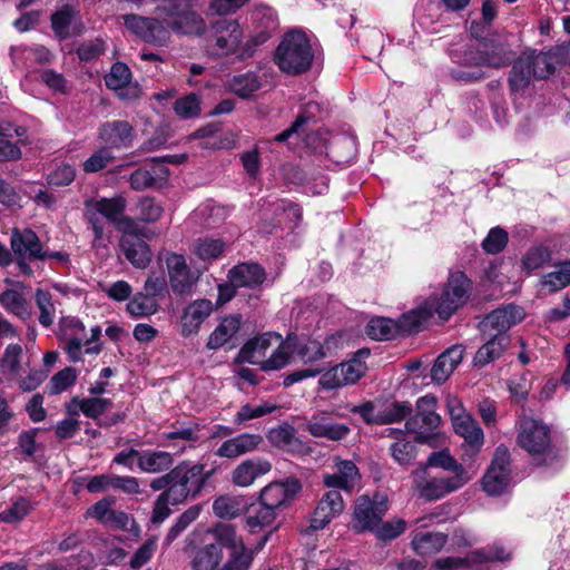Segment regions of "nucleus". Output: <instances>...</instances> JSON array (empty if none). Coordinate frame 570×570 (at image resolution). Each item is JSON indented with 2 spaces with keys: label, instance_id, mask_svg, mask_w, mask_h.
Segmentation results:
<instances>
[{
  "label": "nucleus",
  "instance_id": "nucleus-49",
  "mask_svg": "<svg viewBox=\"0 0 570 570\" xmlns=\"http://www.w3.org/2000/svg\"><path fill=\"white\" fill-rule=\"evenodd\" d=\"M541 284L550 292H557L568 286L570 284V261L558 264L553 272L542 277Z\"/></svg>",
  "mask_w": 570,
  "mask_h": 570
},
{
  "label": "nucleus",
  "instance_id": "nucleus-29",
  "mask_svg": "<svg viewBox=\"0 0 570 570\" xmlns=\"http://www.w3.org/2000/svg\"><path fill=\"white\" fill-rule=\"evenodd\" d=\"M11 247L21 257L46 259L47 252L42 250L39 237L30 229H14L11 235Z\"/></svg>",
  "mask_w": 570,
  "mask_h": 570
},
{
  "label": "nucleus",
  "instance_id": "nucleus-60",
  "mask_svg": "<svg viewBox=\"0 0 570 570\" xmlns=\"http://www.w3.org/2000/svg\"><path fill=\"white\" fill-rule=\"evenodd\" d=\"M137 215L145 223H154L163 215V207L150 197H144L137 204Z\"/></svg>",
  "mask_w": 570,
  "mask_h": 570
},
{
  "label": "nucleus",
  "instance_id": "nucleus-3",
  "mask_svg": "<svg viewBox=\"0 0 570 570\" xmlns=\"http://www.w3.org/2000/svg\"><path fill=\"white\" fill-rule=\"evenodd\" d=\"M313 59L309 39L303 31L295 29L284 35L274 55V62L279 70L292 76L307 71Z\"/></svg>",
  "mask_w": 570,
  "mask_h": 570
},
{
  "label": "nucleus",
  "instance_id": "nucleus-58",
  "mask_svg": "<svg viewBox=\"0 0 570 570\" xmlns=\"http://www.w3.org/2000/svg\"><path fill=\"white\" fill-rule=\"evenodd\" d=\"M200 512V507L194 505L186 510L169 529L165 539L166 544H170L191 522H194Z\"/></svg>",
  "mask_w": 570,
  "mask_h": 570
},
{
  "label": "nucleus",
  "instance_id": "nucleus-4",
  "mask_svg": "<svg viewBox=\"0 0 570 570\" xmlns=\"http://www.w3.org/2000/svg\"><path fill=\"white\" fill-rule=\"evenodd\" d=\"M204 470L203 464L189 461H183L170 470V487L164 492L171 499V504L183 503L200 493L206 481Z\"/></svg>",
  "mask_w": 570,
  "mask_h": 570
},
{
  "label": "nucleus",
  "instance_id": "nucleus-56",
  "mask_svg": "<svg viewBox=\"0 0 570 570\" xmlns=\"http://www.w3.org/2000/svg\"><path fill=\"white\" fill-rule=\"evenodd\" d=\"M78 373L73 367H66L57 372L50 380L49 390L51 394H60L72 386L77 381Z\"/></svg>",
  "mask_w": 570,
  "mask_h": 570
},
{
  "label": "nucleus",
  "instance_id": "nucleus-22",
  "mask_svg": "<svg viewBox=\"0 0 570 570\" xmlns=\"http://www.w3.org/2000/svg\"><path fill=\"white\" fill-rule=\"evenodd\" d=\"M60 338L65 343V351L71 362L81 360L85 347L86 327L76 317H65L60 322Z\"/></svg>",
  "mask_w": 570,
  "mask_h": 570
},
{
  "label": "nucleus",
  "instance_id": "nucleus-19",
  "mask_svg": "<svg viewBox=\"0 0 570 570\" xmlns=\"http://www.w3.org/2000/svg\"><path fill=\"white\" fill-rule=\"evenodd\" d=\"M8 287L0 294V305L10 314L20 320H28L32 315V306L28 301L29 291L20 282L7 278Z\"/></svg>",
  "mask_w": 570,
  "mask_h": 570
},
{
  "label": "nucleus",
  "instance_id": "nucleus-51",
  "mask_svg": "<svg viewBox=\"0 0 570 570\" xmlns=\"http://www.w3.org/2000/svg\"><path fill=\"white\" fill-rule=\"evenodd\" d=\"M225 249V243L220 239L199 238L195 243V254L203 261L219 257Z\"/></svg>",
  "mask_w": 570,
  "mask_h": 570
},
{
  "label": "nucleus",
  "instance_id": "nucleus-25",
  "mask_svg": "<svg viewBox=\"0 0 570 570\" xmlns=\"http://www.w3.org/2000/svg\"><path fill=\"white\" fill-rule=\"evenodd\" d=\"M305 429L312 436L330 441L344 440L351 432L350 426L336 422L326 413L313 415L307 421Z\"/></svg>",
  "mask_w": 570,
  "mask_h": 570
},
{
  "label": "nucleus",
  "instance_id": "nucleus-17",
  "mask_svg": "<svg viewBox=\"0 0 570 570\" xmlns=\"http://www.w3.org/2000/svg\"><path fill=\"white\" fill-rule=\"evenodd\" d=\"M510 454L507 448L499 446L491 465L483 476V490L489 495L502 494L510 485Z\"/></svg>",
  "mask_w": 570,
  "mask_h": 570
},
{
  "label": "nucleus",
  "instance_id": "nucleus-46",
  "mask_svg": "<svg viewBox=\"0 0 570 570\" xmlns=\"http://www.w3.org/2000/svg\"><path fill=\"white\" fill-rule=\"evenodd\" d=\"M126 308L131 316L140 318L156 314L159 309V305L157 301L153 297H149V295L137 293L127 303Z\"/></svg>",
  "mask_w": 570,
  "mask_h": 570
},
{
  "label": "nucleus",
  "instance_id": "nucleus-28",
  "mask_svg": "<svg viewBox=\"0 0 570 570\" xmlns=\"http://www.w3.org/2000/svg\"><path fill=\"white\" fill-rule=\"evenodd\" d=\"M263 443L259 434L243 433L224 441L215 451V455L224 459H237L254 452Z\"/></svg>",
  "mask_w": 570,
  "mask_h": 570
},
{
  "label": "nucleus",
  "instance_id": "nucleus-53",
  "mask_svg": "<svg viewBox=\"0 0 570 570\" xmlns=\"http://www.w3.org/2000/svg\"><path fill=\"white\" fill-rule=\"evenodd\" d=\"M22 357V347L19 344H10L4 350L0 363V370L3 374L14 376L20 368Z\"/></svg>",
  "mask_w": 570,
  "mask_h": 570
},
{
  "label": "nucleus",
  "instance_id": "nucleus-64",
  "mask_svg": "<svg viewBox=\"0 0 570 570\" xmlns=\"http://www.w3.org/2000/svg\"><path fill=\"white\" fill-rule=\"evenodd\" d=\"M550 259V252L542 246H537L527 252L522 259V266L528 272L542 267Z\"/></svg>",
  "mask_w": 570,
  "mask_h": 570
},
{
  "label": "nucleus",
  "instance_id": "nucleus-62",
  "mask_svg": "<svg viewBox=\"0 0 570 570\" xmlns=\"http://www.w3.org/2000/svg\"><path fill=\"white\" fill-rule=\"evenodd\" d=\"M507 243L508 233L500 227H493L483 239L482 248L488 254H498L505 247Z\"/></svg>",
  "mask_w": 570,
  "mask_h": 570
},
{
  "label": "nucleus",
  "instance_id": "nucleus-61",
  "mask_svg": "<svg viewBox=\"0 0 570 570\" xmlns=\"http://www.w3.org/2000/svg\"><path fill=\"white\" fill-rule=\"evenodd\" d=\"M114 159L110 149L105 146L95 151L83 164L82 168L86 173H97L106 168Z\"/></svg>",
  "mask_w": 570,
  "mask_h": 570
},
{
  "label": "nucleus",
  "instance_id": "nucleus-12",
  "mask_svg": "<svg viewBox=\"0 0 570 570\" xmlns=\"http://www.w3.org/2000/svg\"><path fill=\"white\" fill-rule=\"evenodd\" d=\"M125 27L136 37L140 38L147 43L154 46H164L170 38L168 27L165 24L167 19L159 17L156 18L142 17L135 13L122 16Z\"/></svg>",
  "mask_w": 570,
  "mask_h": 570
},
{
  "label": "nucleus",
  "instance_id": "nucleus-9",
  "mask_svg": "<svg viewBox=\"0 0 570 570\" xmlns=\"http://www.w3.org/2000/svg\"><path fill=\"white\" fill-rule=\"evenodd\" d=\"M294 357H298L304 363H313L326 357L324 345L312 338H298L287 336L279 344L278 354L272 360V367H284Z\"/></svg>",
  "mask_w": 570,
  "mask_h": 570
},
{
  "label": "nucleus",
  "instance_id": "nucleus-23",
  "mask_svg": "<svg viewBox=\"0 0 570 570\" xmlns=\"http://www.w3.org/2000/svg\"><path fill=\"white\" fill-rule=\"evenodd\" d=\"M299 490V481L295 478H287L284 481L267 484L261 491L259 501L277 511L281 507L291 502Z\"/></svg>",
  "mask_w": 570,
  "mask_h": 570
},
{
  "label": "nucleus",
  "instance_id": "nucleus-20",
  "mask_svg": "<svg viewBox=\"0 0 570 570\" xmlns=\"http://www.w3.org/2000/svg\"><path fill=\"white\" fill-rule=\"evenodd\" d=\"M108 89L117 92L121 100H135L141 95V89L137 82H132V73L129 67L124 62H115L110 71L105 77Z\"/></svg>",
  "mask_w": 570,
  "mask_h": 570
},
{
  "label": "nucleus",
  "instance_id": "nucleus-15",
  "mask_svg": "<svg viewBox=\"0 0 570 570\" xmlns=\"http://www.w3.org/2000/svg\"><path fill=\"white\" fill-rule=\"evenodd\" d=\"M212 29L209 49L213 56L225 57L240 49L244 32L236 20H218L212 26Z\"/></svg>",
  "mask_w": 570,
  "mask_h": 570
},
{
  "label": "nucleus",
  "instance_id": "nucleus-39",
  "mask_svg": "<svg viewBox=\"0 0 570 570\" xmlns=\"http://www.w3.org/2000/svg\"><path fill=\"white\" fill-rule=\"evenodd\" d=\"M448 537L441 532L416 533L412 539L413 550L422 557L432 556L442 550Z\"/></svg>",
  "mask_w": 570,
  "mask_h": 570
},
{
  "label": "nucleus",
  "instance_id": "nucleus-7",
  "mask_svg": "<svg viewBox=\"0 0 570 570\" xmlns=\"http://www.w3.org/2000/svg\"><path fill=\"white\" fill-rule=\"evenodd\" d=\"M156 8V14L167 19L168 30L185 35H200L205 30L203 18L188 10L186 0H163Z\"/></svg>",
  "mask_w": 570,
  "mask_h": 570
},
{
  "label": "nucleus",
  "instance_id": "nucleus-2",
  "mask_svg": "<svg viewBox=\"0 0 570 570\" xmlns=\"http://www.w3.org/2000/svg\"><path fill=\"white\" fill-rule=\"evenodd\" d=\"M518 444L537 465L552 468L561 459L559 450L551 443L549 426L541 421L523 417L519 424Z\"/></svg>",
  "mask_w": 570,
  "mask_h": 570
},
{
  "label": "nucleus",
  "instance_id": "nucleus-55",
  "mask_svg": "<svg viewBox=\"0 0 570 570\" xmlns=\"http://www.w3.org/2000/svg\"><path fill=\"white\" fill-rule=\"evenodd\" d=\"M104 525L114 530L128 531L135 535H138L139 533V527L136 521L126 512L120 510L114 509Z\"/></svg>",
  "mask_w": 570,
  "mask_h": 570
},
{
  "label": "nucleus",
  "instance_id": "nucleus-24",
  "mask_svg": "<svg viewBox=\"0 0 570 570\" xmlns=\"http://www.w3.org/2000/svg\"><path fill=\"white\" fill-rule=\"evenodd\" d=\"M343 511L344 501L341 492L337 490H330L321 498L311 519L309 528L313 531L322 530Z\"/></svg>",
  "mask_w": 570,
  "mask_h": 570
},
{
  "label": "nucleus",
  "instance_id": "nucleus-31",
  "mask_svg": "<svg viewBox=\"0 0 570 570\" xmlns=\"http://www.w3.org/2000/svg\"><path fill=\"white\" fill-rule=\"evenodd\" d=\"M272 464L264 459L245 460L232 471V481L235 485L246 488L252 485L255 480L268 473Z\"/></svg>",
  "mask_w": 570,
  "mask_h": 570
},
{
  "label": "nucleus",
  "instance_id": "nucleus-18",
  "mask_svg": "<svg viewBox=\"0 0 570 570\" xmlns=\"http://www.w3.org/2000/svg\"><path fill=\"white\" fill-rule=\"evenodd\" d=\"M523 317L524 312L521 307L509 304L488 314L480 322L479 327L482 336H508L507 332L520 323Z\"/></svg>",
  "mask_w": 570,
  "mask_h": 570
},
{
  "label": "nucleus",
  "instance_id": "nucleus-50",
  "mask_svg": "<svg viewBox=\"0 0 570 570\" xmlns=\"http://www.w3.org/2000/svg\"><path fill=\"white\" fill-rule=\"evenodd\" d=\"M31 511V503L26 498H18L12 504L0 512V520L4 523H19Z\"/></svg>",
  "mask_w": 570,
  "mask_h": 570
},
{
  "label": "nucleus",
  "instance_id": "nucleus-32",
  "mask_svg": "<svg viewBox=\"0 0 570 570\" xmlns=\"http://www.w3.org/2000/svg\"><path fill=\"white\" fill-rule=\"evenodd\" d=\"M268 441L276 448L293 454H305L308 446L295 435V429L288 424H282L272 429L267 434Z\"/></svg>",
  "mask_w": 570,
  "mask_h": 570
},
{
  "label": "nucleus",
  "instance_id": "nucleus-34",
  "mask_svg": "<svg viewBox=\"0 0 570 570\" xmlns=\"http://www.w3.org/2000/svg\"><path fill=\"white\" fill-rule=\"evenodd\" d=\"M223 561V547L216 541L195 549L190 556L193 570H218Z\"/></svg>",
  "mask_w": 570,
  "mask_h": 570
},
{
  "label": "nucleus",
  "instance_id": "nucleus-36",
  "mask_svg": "<svg viewBox=\"0 0 570 570\" xmlns=\"http://www.w3.org/2000/svg\"><path fill=\"white\" fill-rule=\"evenodd\" d=\"M485 343L478 350L474 356L476 366H485L487 364L499 358L509 344V336H482Z\"/></svg>",
  "mask_w": 570,
  "mask_h": 570
},
{
  "label": "nucleus",
  "instance_id": "nucleus-54",
  "mask_svg": "<svg viewBox=\"0 0 570 570\" xmlns=\"http://www.w3.org/2000/svg\"><path fill=\"white\" fill-rule=\"evenodd\" d=\"M36 303L40 311L39 322L41 325L48 327L53 323L56 308L51 299L50 293L38 289L36 293Z\"/></svg>",
  "mask_w": 570,
  "mask_h": 570
},
{
  "label": "nucleus",
  "instance_id": "nucleus-14",
  "mask_svg": "<svg viewBox=\"0 0 570 570\" xmlns=\"http://www.w3.org/2000/svg\"><path fill=\"white\" fill-rule=\"evenodd\" d=\"M126 205L127 202L122 196L89 199L85 203L87 214H94L95 216H97V214L102 215L121 233L137 229V223L124 214Z\"/></svg>",
  "mask_w": 570,
  "mask_h": 570
},
{
  "label": "nucleus",
  "instance_id": "nucleus-42",
  "mask_svg": "<svg viewBox=\"0 0 570 570\" xmlns=\"http://www.w3.org/2000/svg\"><path fill=\"white\" fill-rule=\"evenodd\" d=\"M245 502L240 497L222 495L213 503L214 513L222 519H233L242 514Z\"/></svg>",
  "mask_w": 570,
  "mask_h": 570
},
{
  "label": "nucleus",
  "instance_id": "nucleus-48",
  "mask_svg": "<svg viewBox=\"0 0 570 570\" xmlns=\"http://www.w3.org/2000/svg\"><path fill=\"white\" fill-rule=\"evenodd\" d=\"M512 59L511 50L503 43L487 48L480 55V63L491 68L507 66Z\"/></svg>",
  "mask_w": 570,
  "mask_h": 570
},
{
  "label": "nucleus",
  "instance_id": "nucleus-57",
  "mask_svg": "<svg viewBox=\"0 0 570 570\" xmlns=\"http://www.w3.org/2000/svg\"><path fill=\"white\" fill-rule=\"evenodd\" d=\"M76 17V11L70 7H63L51 17L52 29L60 38H66L70 35L69 27Z\"/></svg>",
  "mask_w": 570,
  "mask_h": 570
},
{
  "label": "nucleus",
  "instance_id": "nucleus-41",
  "mask_svg": "<svg viewBox=\"0 0 570 570\" xmlns=\"http://www.w3.org/2000/svg\"><path fill=\"white\" fill-rule=\"evenodd\" d=\"M276 517V510L261 503L259 508L254 510V512L246 518V524L253 533L264 529H269V532H272Z\"/></svg>",
  "mask_w": 570,
  "mask_h": 570
},
{
  "label": "nucleus",
  "instance_id": "nucleus-21",
  "mask_svg": "<svg viewBox=\"0 0 570 570\" xmlns=\"http://www.w3.org/2000/svg\"><path fill=\"white\" fill-rule=\"evenodd\" d=\"M144 228L137 224V229L134 232H124L120 239V248L126 258L136 268H146L153 258V253L149 246L140 236H145Z\"/></svg>",
  "mask_w": 570,
  "mask_h": 570
},
{
  "label": "nucleus",
  "instance_id": "nucleus-43",
  "mask_svg": "<svg viewBox=\"0 0 570 570\" xmlns=\"http://www.w3.org/2000/svg\"><path fill=\"white\" fill-rule=\"evenodd\" d=\"M433 314H435L434 308L429 301H425L416 309L407 312L402 316L399 328L404 332H416Z\"/></svg>",
  "mask_w": 570,
  "mask_h": 570
},
{
  "label": "nucleus",
  "instance_id": "nucleus-44",
  "mask_svg": "<svg viewBox=\"0 0 570 570\" xmlns=\"http://www.w3.org/2000/svg\"><path fill=\"white\" fill-rule=\"evenodd\" d=\"M111 401L102 397L73 399L69 411L75 413L73 407L81 411L86 416L96 419L111 407Z\"/></svg>",
  "mask_w": 570,
  "mask_h": 570
},
{
  "label": "nucleus",
  "instance_id": "nucleus-35",
  "mask_svg": "<svg viewBox=\"0 0 570 570\" xmlns=\"http://www.w3.org/2000/svg\"><path fill=\"white\" fill-rule=\"evenodd\" d=\"M265 271L255 263H242L233 267L228 278L233 285L240 287H255L265 281Z\"/></svg>",
  "mask_w": 570,
  "mask_h": 570
},
{
  "label": "nucleus",
  "instance_id": "nucleus-16",
  "mask_svg": "<svg viewBox=\"0 0 570 570\" xmlns=\"http://www.w3.org/2000/svg\"><path fill=\"white\" fill-rule=\"evenodd\" d=\"M387 511V499L383 494H375L373 499L362 495L357 499L354 510L353 529L361 533L373 532Z\"/></svg>",
  "mask_w": 570,
  "mask_h": 570
},
{
  "label": "nucleus",
  "instance_id": "nucleus-45",
  "mask_svg": "<svg viewBox=\"0 0 570 570\" xmlns=\"http://www.w3.org/2000/svg\"><path fill=\"white\" fill-rule=\"evenodd\" d=\"M262 87L259 77L252 71L234 76L229 81L230 90L242 98H249Z\"/></svg>",
  "mask_w": 570,
  "mask_h": 570
},
{
  "label": "nucleus",
  "instance_id": "nucleus-47",
  "mask_svg": "<svg viewBox=\"0 0 570 570\" xmlns=\"http://www.w3.org/2000/svg\"><path fill=\"white\" fill-rule=\"evenodd\" d=\"M397 330L399 325L386 317H374L366 325L367 335L376 341L391 340Z\"/></svg>",
  "mask_w": 570,
  "mask_h": 570
},
{
  "label": "nucleus",
  "instance_id": "nucleus-59",
  "mask_svg": "<svg viewBox=\"0 0 570 570\" xmlns=\"http://www.w3.org/2000/svg\"><path fill=\"white\" fill-rule=\"evenodd\" d=\"M406 529V522L403 519H393L387 522H380L373 533L377 539L390 541L401 535Z\"/></svg>",
  "mask_w": 570,
  "mask_h": 570
},
{
  "label": "nucleus",
  "instance_id": "nucleus-11",
  "mask_svg": "<svg viewBox=\"0 0 570 570\" xmlns=\"http://www.w3.org/2000/svg\"><path fill=\"white\" fill-rule=\"evenodd\" d=\"M368 354L367 350H360L350 361L328 368L321 375L320 386L324 390H335L356 383L367 370L363 358Z\"/></svg>",
  "mask_w": 570,
  "mask_h": 570
},
{
  "label": "nucleus",
  "instance_id": "nucleus-8",
  "mask_svg": "<svg viewBox=\"0 0 570 570\" xmlns=\"http://www.w3.org/2000/svg\"><path fill=\"white\" fill-rule=\"evenodd\" d=\"M436 397L424 395L416 402V414L406 421V431L414 435L419 442H430L439 433L438 429L442 422L441 416L435 412Z\"/></svg>",
  "mask_w": 570,
  "mask_h": 570
},
{
  "label": "nucleus",
  "instance_id": "nucleus-6",
  "mask_svg": "<svg viewBox=\"0 0 570 570\" xmlns=\"http://www.w3.org/2000/svg\"><path fill=\"white\" fill-rule=\"evenodd\" d=\"M471 291V281L463 272L456 271L450 274L440 296L430 297L428 301L434 308L435 314L441 320L446 321L458 308L468 302Z\"/></svg>",
  "mask_w": 570,
  "mask_h": 570
},
{
  "label": "nucleus",
  "instance_id": "nucleus-13",
  "mask_svg": "<svg viewBox=\"0 0 570 570\" xmlns=\"http://www.w3.org/2000/svg\"><path fill=\"white\" fill-rule=\"evenodd\" d=\"M284 342L282 336L274 333H265L248 341L240 350L243 361L257 364L264 371L279 370L272 367V360L278 354L279 344Z\"/></svg>",
  "mask_w": 570,
  "mask_h": 570
},
{
  "label": "nucleus",
  "instance_id": "nucleus-5",
  "mask_svg": "<svg viewBox=\"0 0 570 570\" xmlns=\"http://www.w3.org/2000/svg\"><path fill=\"white\" fill-rule=\"evenodd\" d=\"M212 533L223 548L228 550V557L218 570H248L253 559L254 550L245 546L243 537L236 528L229 523H219Z\"/></svg>",
  "mask_w": 570,
  "mask_h": 570
},
{
  "label": "nucleus",
  "instance_id": "nucleus-30",
  "mask_svg": "<svg viewBox=\"0 0 570 570\" xmlns=\"http://www.w3.org/2000/svg\"><path fill=\"white\" fill-rule=\"evenodd\" d=\"M463 354L462 345H453L443 352L431 368L432 380L438 384L444 383L461 363Z\"/></svg>",
  "mask_w": 570,
  "mask_h": 570
},
{
  "label": "nucleus",
  "instance_id": "nucleus-10",
  "mask_svg": "<svg viewBox=\"0 0 570 570\" xmlns=\"http://www.w3.org/2000/svg\"><path fill=\"white\" fill-rule=\"evenodd\" d=\"M446 409L452 421L454 432L464 440L465 445L473 451H480L484 442V434L476 420L465 411L461 400L454 395L446 397Z\"/></svg>",
  "mask_w": 570,
  "mask_h": 570
},
{
  "label": "nucleus",
  "instance_id": "nucleus-1",
  "mask_svg": "<svg viewBox=\"0 0 570 570\" xmlns=\"http://www.w3.org/2000/svg\"><path fill=\"white\" fill-rule=\"evenodd\" d=\"M472 474L449 452H432L424 466L412 472L413 490L424 501H436L459 491L472 480Z\"/></svg>",
  "mask_w": 570,
  "mask_h": 570
},
{
  "label": "nucleus",
  "instance_id": "nucleus-38",
  "mask_svg": "<svg viewBox=\"0 0 570 570\" xmlns=\"http://www.w3.org/2000/svg\"><path fill=\"white\" fill-rule=\"evenodd\" d=\"M174 463V456L166 451H144L138 455V468L147 473H160Z\"/></svg>",
  "mask_w": 570,
  "mask_h": 570
},
{
  "label": "nucleus",
  "instance_id": "nucleus-33",
  "mask_svg": "<svg viewBox=\"0 0 570 570\" xmlns=\"http://www.w3.org/2000/svg\"><path fill=\"white\" fill-rule=\"evenodd\" d=\"M213 304L207 299H198L190 303L181 317V333L189 336L196 333L202 323L210 315Z\"/></svg>",
  "mask_w": 570,
  "mask_h": 570
},
{
  "label": "nucleus",
  "instance_id": "nucleus-63",
  "mask_svg": "<svg viewBox=\"0 0 570 570\" xmlns=\"http://www.w3.org/2000/svg\"><path fill=\"white\" fill-rule=\"evenodd\" d=\"M174 109L180 118H193L200 112L199 98L195 94L179 98L176 100Z\"/></svg>",
  "mask_w": 570,
  "mask_h": 570
},
{
  "label": "nucleus",
  "instance_id": "nucleus-26",
  "mask_svg": "<svg viewBox=\"0 0 570 570\" xmlns=\"http://www.w3.org/2000/svg\"><path fill=\"white\" fill-rule=\"evenodd\" d=\"M166 265L171 289L180 295L189 293L196 278L190 272L185 257L178 254H168Z\"/></svg>",
  "mask_w": 570,
  "mask_h": 570
},
{
  "label": "nucleus",
  "instance_id": "nucleus-52",
  "mask_svg": "<svg viewBox=\"0 0 570 570\" xmlns=\"http://www.w3.org/2000/svg\"><path fill=\"white\" fill-rule=\"evenodd\" d=\"M527 56L530 60L531 71H533V77L535 78H546L551 75L554 70L550 57L544 52H535L534 50H528L522 53Z\"/></svg>",
  "mask_w": 570,
  "mask_h": 570
},
{
  "label": "nucleus",
  "instance_id": "nucleus-40",
  "mask_svg": "<svg viewBox=\"0 0 570 570\" xmlns=\"http://www.w3.org/2000/svg\"><path fill=\"white\" fill-rule=\"evenodd\" d=\"M529 63L530 60L523 55L514 62L509 78V83L513 91H522L529 86L533 77V71H531Z\"/></svg>",
  "mask_w": 570,
  "mask_h": 570
},
{
  "label": "nucleus",
  "instance_id": "nucleus-27",
  "mask_svg": "<svg viewBox=\"0 0 570 570\" xmlns=\"http://www.w3.org/2000/svg\"><path fill=\"white\" fill-rule=\"evenodd\" d=\"M98 137L109 149L127 148L134 139V128L125 120H112L102 124Z\"/></svg>",
  "mask_w": 570,
  "mask_h": 570
},
{
  "label": "nucleus",
  "instance_id": "nucleus-37",
  "mask_svg": "<svg viewBox=\"0 0 570 570\" xmlns=\"http://www.w3.org/2000/svg\"><path fill=\"white\" fill-rule=\"evenodd\" d=\"M240 322V316L237 315L225 317L209 335L207 347L217 350L229 342L238 332Z\"/></svg>",
  "mask_w": 570,
  "mask_h": 570
}]
</instances>
